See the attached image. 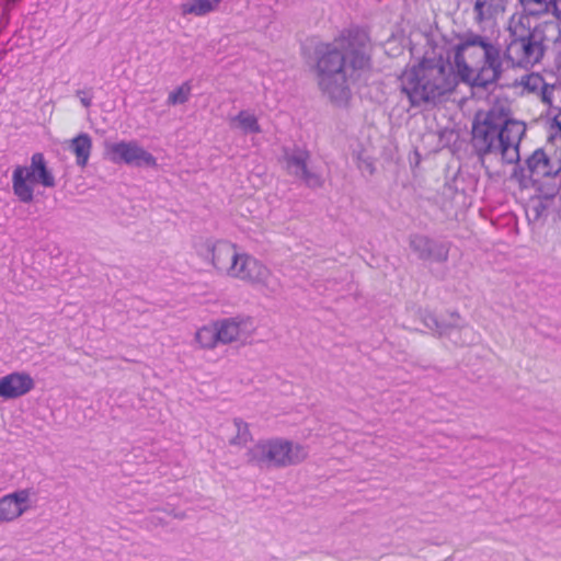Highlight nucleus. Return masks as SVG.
<instances>
[{
    "label": "nucleus",
    "instance_id": "obj_1",
    "mask_svg": "<svg viewBox=\"0 0 561 561\" xmlns=\"http://www.w3.org/2000/svg\"><path fill=\"white\" fill-rule=\"evenodd\" d=\"M526 133L524 123L511 119L503 107L494 106L476 115L472 124V147L482 164L496 160L502 164L519 161V145Z\"/></svg>",
    "mask_w": 561,
    "mask_h": 561
},
{
    "label": "nucleus",
    "instance_id": "obj_2",
    "mask_svg": "<svg viewBox=\"0 0 561 561\" xmlns=\"http://www.w3.org/2000/svg\"><path fill=\"white\" fill-rule=\"evenodd\" d=\"M316 54L320 89L335 104H345L351 96L347 81L353 72L367 67L366 53L363 48L354 47L348 38L341 37L320 45Z\"/></svg>",
    "mask_w": 561,
    "mask_h": 561
},
{
    "label": "nucleus",
    "instance_id": "obj_3",
    "mask_svg": "<svg viewBox=\"0 0 561 561\" xmlns=\"http://www.w3.org/2000/svg\"><path fill=\"white\" fill-rule=\"evenodd\" d=\"M503 64L500 47L479 34H468L456 46L457 73L463 82L473 87L485 88L496 82L503 71Z\"/></svg>",
    "mask_w": 561,
    "mask_h": 561
},
{
    "label": "nucleus",
    "instance_id": "obj_4",
    "mask_svg": "<svg viewBox=\"0 0 561 561\" xmlns=\"http://www.w3.org/2000/svg\"><path fill=\"white\" fill-rule=\"evenodd\" d=\"M511 41L503 60L514 67L529 68L543 58L549 42L560 35L559 23L554 21L531 25L527 15H512L508 23Z\"/></svg>",
    "mask_w": 561,
    "mask_h": 561
},
{
    "label": "nucleus",
    "instance_id": "obj_5",
    "mask_svg": "<svg viewBox=\"0 0 561 561\" xmlns=\"http://www.w3.org/2000/svg\"><path fill=\"white\" fill-rule=\"evenodd\" d=\"M449 62L439 59H424L417 66L407 70L400 78L401 91L413 106L436 102L450 93L458 83Z\"/></svg>",
    "mask_w": 561,
    "mask_h": 561
},
{
    "label": "nucleus",
    "instance_id": "obj_6",
    "mask_svg": "<svg viewBox=\"0 0 561 561\" xmlns=\"http://www.w3.org/2000/svg\"><path fill=\"white\" fill-rule=\"evenodd\" d=\"M308 455L305 446L286 439L256 443L248 451L249 461L259 467H288L301 462Z\"/></svg>",
    "mask_w": 561,
    "mask_h": 561
},
{
    "label": "nucleus",
    "instance_id": "obj_7",
    "mask_svg": "<svg viewBox=\"0 0 561 561\" xmlns=\"http://www.w3.org/2000/svg\"><path fill=\"white\" fill-rule=\"evenodd\" d=\"M232 266V277L255 285L266 296L276 295L282 289L280 280L254 257L239 254Z\"/></svg>",
    "mask_w": 561,
    "mask_h": 561
},
{
    "label": "nucleus",
    "instance_id": "obj_8",
    "mask_svg": "<svg viewBox=\"0 0 561 561\" xmlns=\"http://www.w3.org/2000/svg\"><path fill=\"white\" fill-rule=\"evenodd\" d=\"M36 507L33 488L16 489L0 496V524H10Z\"/></svg>",
    "mask_w": 561,
    "mask_h": 561
},
{
    "label": "nucleus",
    "instance_id": "obj_9",
    "mask_svg": "<svg viewBox=\"0 0 561 561\" xmlns=\"http://www.w3.org/2000/svg\"><path fill=\"white\" fill-rule=\"evenodd\" d=\"M105 152L113 163H125L134 167L157 165V159L135 140L106 144Z\"/></svg>",
    "mask_w": 561,
    "mask_h": 561
},
{
    "label": "nucleus",
    "instance_id": "obj_10",
    "mask_svg": "<svg viewBox=\"0 0 561 561\" xmlns=\"http://www.w3.org/2000/svg\"><path fill=\"white\" fill-rule=\"evenodd\" d=\"M217 337L220 344L233 342L247 343L254 334L256 327L254 320L248 316H236L216 320Z\"/></svg>",
    "mask_w": 561,
    "mask_h": 561
},
{
    "label": "nucleus",
    "instance_id": "obj_11",
    "mask_svg": "<svg viewBox=\"0 0 561 561\" xmlns=\"http://www.w3.org/2000/svg\"><path fill=\"white\" fill-rule=\"evenodd\" d=\"M309 158V152L302 148L285 150V168L288 174L301 180L307 186L320 187L323 184L322 176L308 167Z\"/></svg>",
    "mask_w": 561,
    "mask_h": 561
},
{
    "label": "nucleus",
    "instance_id": "obj_12",
    "mask_svg": "<svg viewBox=\"0 0 561 561\" xmlns=\"http://www.w3.org/2000/svg\"><path fill=\"white\" fill-rule=\"evenodd\" d=\"M35 387L33 377L26 371H13L0 378V398L12 400L27 394Z\"/></svg>",
    "mask_w": 561,
    "mask_h": 561
},
{
    "label": "nucleus",
    "instance_id": "obj_13",
    "mask_svg": "<svg viewBox=\"0 0 561 561\" xmlns=\"http://www.w3.org/2000/svg\"><path fill=\"white\" fill-rule=\"evenodd\" d=\"M526 162L529 176L535 181L553 178L561 172V159L549 157L542 149L535 150Z\"/></svg>",
    "mask_w": 561,
    "mask_h": 561
},
{
    "label": "nucleus",
    "instance_id": "obj_14",
    "mask_svg": "<svg viewBox=\"0 0 561 561\" xmlns=\"http://www.w3.org/2000/svg\"><path fill=\"white\" fill-rule=\"evenodd\" d=\"M37 183L36 174L30 165H16L12 173V190L18 199L30 204L34 199V185Z\"/></svg>",
    "mask_w": 561,
    "mask_h": 561
},
{
    "label": "nucleus",
    "instance_id": "obj_15",
    "mask_svg": "<svg viewBox=\"0 0 561 561\" xmlns=\"http://www.w3.org/2000/svg\"><path fill=\"white\" fill-rule=\"evenodd\" d=\"M508 0H476L474 19L478 23L494 22L506 10Z\"/></svg>",
    "mask_w": 561,
    "mask_h": 561
},
{
    "label": "nucleus",
    "instance_id": "obj_16",
    "mask_svg": "<svg viewBox=\"0 0 561 561\" xmlns=\"http://www.w3.org/2000/svg\"><path fill=\"white\" fill-rule=\"evenodd\" d=\"M67 149L75 154L77 165L84 168L91 156L92 138L87 133H80L68 141Z\"/></svg>",
    "mask_w": 561,
    "mask_h": 561
},
{
    "label": "nucleus",
    "instance_id": "obj_17",
    "mask_svg": "<svg viewBox=\"0 0 561 561\" xmlns=\"http://www.w3.org/2000/svg\"><path fill=\"white\" fill-rule=\"evenodd\" d=\"M424 324L432 331L437 332L439 335L448 334L450 339L456 340L458 335H463L465 343H472L476 339V332L471 327H462L461 329L450 328L448 331L443 328L435 316L428 313L424 317Z\"/></svg>",
    "mask_w": 561,
    "mask_h": 561
},
{
    "label": "nucleus",
    "instance_id": "obj_18",
    "mask_svg": "<svg viewBox=\"0 0 561 561\" xmlns=\"http://www.w3.org/2000/svg\"><path fill=\"white\" fill-rule=\"evenodd\" d=\"M207 252L211 255L213 264L218 271L232 276V266L238 257L236 248H207Z\"/></svg>",
    "mask_w": 561,
    "mask_h": 561
},
{
    "label": "nucleus",
    "instance_id": "obj_19",
    "mask_svg": "<svg viewBox=\"0 0 561 561\" xmlns=\"http://www.w3.org/2000/svg\"><path fill=\"white\" fill-rule=\"evenodd\" d=\"M30 167L36 174L38 184L43 185L44 187H54L56 185L55 176L48 169L43 153H34L31 158Z\"/></svg>",
    "mask_w": 561,
    "mask_h": 561
},
{
    "label": "nucleus",
    "instance_id": "obj_20",
    "mask_svg": "<svg viewBox=\"0 0 561 561\" xmlns=\"http://www.w3.org/2000/svg\"><path fill=\"white\" fill-rule=\"evenodd\" d=\"M232 128L240 129L243 134H260L262 131L257 117L249 111H240L230 118Z\"/></svg>",
    "mask_w": 561,
    "mask_h": 561
},
{
    "label": "nucleus",
    "instance_id": "obj_21",
    "mask_svg": "<svg viewBox=\"0 0 561 561\" xmlns=\"http://www.w3.org/2000/svg\"><path fill=\"white\" fill-rule=\"evenodd\" d=\"M219 2L220 0H192L186 3H182L180 7V11L183 16L188 14L203 16L216 10Z\"/></svg>",
    "mask_w": 561,
    "mask_h": 561
},
{
    "label": "nucleus",
    "instance_id": "obj_22",
    "mask_svg": "<svg viewBox=\"0 0 561 561\" xmlns=\"http://www.w3.org/2000/svg\"><path fill=\"white\" fill-rule=\"evenodd\" d=\"M217 332V324L216 321H214L210 324L203 325L196 331L195 341L202 348H215L217 344H220Z\"/></svg>",
    "mask_w": 561,
    "mask_h": 561
},
{
    "label": "nucleus",
    "instance_id": "obj_23",
    "mask_svg": "<svg viewBox=\"0 0 561 561\" xmlns=\"http://www.w3.org/2000/svg\"><path fill=\"white\" fill-rule=\"evenodd\" d=\"M232 426L236 434L229 439L230 445L244 447L249 442L252 440V434L247 422L236 417L232 421Z\"/></svg>",
    "mask_w": 561,
    "mask_h": 561
},
{
    "label": "nucleus",
    "instance_id": "obj_24",
    "mask_svg": "<svg viewBox=\"0 0 561 561\" xmlns=\"http://www.w3.org/2000/svg\"><path fill=\"white\" fill-rule=\"evenodd\" d=\"M525 14L530 20L531 16L550 13L552 0H520Z\"/></svg>",
    "mask_w": 561,
    "mask_h": 561
},
{
    "label": "nucleus",
    "instance_id": "obj_25",
    "mask_svg": "<svg viewBox=\"0 0 561 561\" xmlns=\"http://www.w3.org/2000/svg\"><path fill=\"white\" fill-rule=\"evenodd\" d=\"M417 252V256L428 261L430 265L435 262H444L447 260L448 251L447 248H414Z\"/></svg>",
    "mask_w": 561,
    "mask_h": 561
},
{
    "label": "nucleus",
    "instance_id": "obj_26",
    "mask_svg": "<svg viewBox=\"0 0 561 561\" xmlns=\"http://www.w3.org/2000/svg\"><path fill=\"white\" fill-rule=\"evenodd\" d=\"M191 95V85L188 82L183 83L175 90H173L168 96L169 105L184 104L188 101Z\"/></svg>",
    "mask_w": 561,
    "mask_h": 561
},
{
    "label": "nucleus",
    "instance_id": "obj_27",
    "mask_svg": "<svg viewBox=\"0 0 561 561\" xmlns=\"http://www.w3.org/2000/svg\"><path fill=\"white\" fill-rule=\"evenodd\" d=\"M543 78L539 73H530L523 76L520 79V84L528 92H539L540 89L543 88L545 84Z\"/></svg>",
    "mask_w": 561,
    "mask_h": 561
},
{
    "label": "nucleus",
    "instance_id": "obj_28",
    "mask_svg": "<svg viewBox=\"0 0 561 561\" xmlns=\"http://www.w3.org/2000/svg\"><path fill=\"white\" fill-rule=\"evenodd\" d=\"M539 96L542 103L548 106L552 105L553 94H554V85L545 83L543 88L539 90Z\"/></svg>",
    "mask_w": 561,
    "mask_h": 561
},
{
    "label": "nucleus",
    "instance_id": "obj_29",
    "mask_svg": "<svg viewBox=\"0 0 561 561\" xmlns=\"http://www.w3.org/2000/svg\"><path fill=\"white\" fill-rule=\"evenodd\" d=\"M550 12L561 23V0H552Z\"/></svg>",
    "mask_w": 561,
    "mask_h": 561
},
{
    "label": "nucleus",
    "instance_id": "obj_30",
    "mask_svg": "<svg viewBox=\"0 0 561 561\" xmlns=\"http://www.w3.org/2000/svg\"><path fill=\"white\" fill-rule=\"evenodd\" d=\"M77 95L80 98V102H81V104H82L85 108H88V107H90V106H91V104H92V99H91V96H88V95H87L85 91H83V90H78V91H77Z\"/></svg>",
    "mask_w": 561,
    "mask_h": 561
},
{
    "label": "nucleus",
    "instance_id": "obj_31",
    "mask_svg": "<svg viewBox=\"0 0 561 561\" xmlns=\"http://www.w3.org/2000/svg\"><path fill=\"white\" fill-rule=\"evenodd\" d=\"M556 124L558 125V128H559V130L561 133V123L558 119H556Z\"/></svg>",
    "mask_w": 561,
    "mask_h": 561
}]
</instances>
